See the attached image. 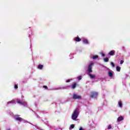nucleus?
Listing matches in <instances>:
<instances>
[{
  "mask_svg": "<svg viewBox=\"0 0 130 130\" xmlns=\"http://www.w3.org/2000/svg\"><path fill=\"white\" fill-rule=\"evenodd\" d=\"M79 115V111L78 109L75 110L72 115V119L73 120H76L77 118H78V116Z\"/></svg>",
  "mask_w": 130,
  "mask_h": 130,
  "instance_id": "1",
  "label": "nucleus"
},
{
  "mask_svg": "<svg viewBox=\"0 0 130 130\" xmlns=\"http://www.w3.org/2000/svg\"><path fill=\"white\" fill-rule=\"evenodd\" d=\"M98 96V92L95 91H92L90 92V98H97Z\"/></svg>",
  "mask_w": 130,
  "mask_h": 130,
  "instance_id": "2",
  "label": "nucleus"
},
{
  "mask_svg": "<svg viewBox=\"0 0 130 130\" xmlns=\"http://www.w3.org/2000/svg\"><path fill=\"white\" fill-rule=\"evenodd\" d=\"M93 64H94V63H91L88 65V67L87 69V72L89 74L90 73H92V72H93V71L92 70V67H93Z\"/></svg>",
  "mask_w": 130,
  "mask_h": 130,
  "instance_id": "3",
  "label": "nucleus"
},
{
  "mask_svg": "<svg viewBox=\"0 0 130 130\" xmlns=\"http://www.w3.org/2000/svg\"><path fill=\"white\" fill-rule=\"evenodd\" d=\"M15 120H17V121H22V120H23V118L19 117V115H15Z\"/></svg>",
  "mask_w": 130,
  "mask_h": 130,
  "instance_id": "4",
  "label": "nucleus"
},
{
  "mask_svg": "<svg viewBox=\"0 0 130 130\" xmlns=\"http://www.w3.org/2000/svg\"><path fill=\"white\" fill-rule=\"evenodd\" d=\"M73 98V99H75V100H76V99H81V97L80 95H77L76 94H74Z\"/></svg>",
  "mask_w": 130,
  "mask_h": 130,
  "instance_id": "5",
  "label": "nucleus"
},
{
  "mask_svg": "<svg viewBox=\"0 0 130 130\" xmlns=\"http://www.w3.org/2000/svg\"><path fill=\"white\" fill-rule=\"evenodd\" d=\"M108 54L110 56H113L115 54V51H114V50H112L109 52Z\"/></svg>",
  "mask_w": 130,
  "mask_h": 130,
  "instance_id": "6",
  "label": "nucleus"
},
{
  "mask_svg": "<svg viewBox=\"0 0 130 130\" xmlns=\"http://www.w3.org/2000/svg\"><path fill=\"white\" fill-rule=\"evenodd\" d=\"M75 41H76V42H80V41H81V39L79 37V36H77L75 38Z\"/></svg>",
  "mask_w": 130,
  "mask_h": 130,
  "instance_id": "7",
  "label": "nucleus"
},
{
  "mask_svg": "<svg viewBox=\"0 0 130 130\" xmlns=\"http://www.w3.org/2000/svg\"><path fill=\"white\" fill-rule=\"evenodd\" d=\"M121 120H123V117L120 116L117 118V121H118V122L121 121Z\"/></svg>",
  "mask_w": 130,
  "mask_h": 130,
  "instance_id": "8",
  "label": "nucleus"
},
{
  "mask_svg": "<svg viewBox=\"0 0 130 130\" xmlns=\"http://www.w3.org/2000/svg\"><path fill=\"white\" fill-rule=\"evenodd\" d=\"M108 75H109V77H110L111 78V77H113V73H112L110 71H109Z\"/></svg>",
  "mask_w": 130,
  "mask_h": 130,
  "instance_id": "9",
  "label": "nucleus"
},
{
  "mask_svg": "<svg viewBox=\"0 0 130 130\" xmlns=\"http://www.w3.org/2000/svg\"><path fill=\"white\" fill-rule=\"evenodd\" d=\"M38 69L39 70H42L43 69V65L40 64L38 67Z\"/></svg>",
  "mask_w": 130,
  "mask_h": 130,
  "instance_id": "10",
  "label": "nucleus"
},
{
  "mask_svg": "<svg viewBox=\"0 0 130 130\" xmlns=\"http://www.w3.org/2000/svg\"><path fill=\"white\" fill-rule=\"evenodd\" d=\"M76 87H77V83H74L72 86V89H75L76 88Z\"/></svg>",
  "mask_w": 130,
  "mask_h": 130,
  "instance_id": "11",
  "label": "nucleus"
},
{
  "mask_svg": "<svg viewBox=\"0 0 130 130\" xmlns=\"http://www.w3.org/2000/svg\"><path fill=\"white\" fill-rule=\"evenodd\" d=\"M98 55H93L91 57V58H92V59H96V58H98Z\"/></svg>",
  "mask_w": 130,
  "mask_h": 130,
  "instance_id": "12",
  "label": "nucleus"
},
{
  "mask_svg": "<svg viewBox=\"0 0 130 130\" xmlns=\"http://www.w3.org/2000/svg\"><path fill=\"white\" fill-rule=\"evenodd\" d=\"M17 103H18V104H20L21 105H24V103L22 102L21 101H17Z\"/></svg>",
  "mask_w": 130,
  "mask_h": 130,
  "instance_id": "13",
  "label": "nucleus"
},
{
  "mask_svg": "<svg viewBox=\"0 0 130 130\" xmlns=\"http://www.w3.org/2000/svg\"><path fill=\"white\" fill-rule=\"evenodd\" d=\"M88 76H89V77H90V78H91V79H94V78H95V75H92L91 74H89L88 75Z\"/></svg>",
  "mask_w": 130,
  "mask_h": 130,
  "instance_id": "14",
  "label": "nucleus"
},
{
  "mask_svg": "<svg viewBox=\"0 0 130 130\" xmlns=\"http://www.w3.org/2000/svg\"><path fill=\"white\" fill-rule=\"evenodd\" d=\"M118 105L119 106V107H120L121 108V107H122V103L121 102V101H119L118 102Z\"/></svg>",
  "mask_w": 130,
  "mask_h": 130,
  "instance_id": "15",
  "label": "nucleus"
},
{
  "mask_svg": "<svg viewBox=\"0 0 130 130\" xmlns=\"http://www.w3.org/2000/svg\"><path fill=\"white\" fill-rule=\"evenodd\" d=\"M83 42L84 44H88V43H89L88 40H84L83 41Z\"/></svg>",
  "mask_w": 130,
  "mask_h": 130,
  "instance_id": "16",
  "label": "nucleus"
},
{
  "mask_svg": "<svg viewBox=\"0 0 130 130\" xmlns=\"http://www.w3.org/2000/svg\"><path fill=\"white\" fill-rule=\"evenodd\" d=\"M109 60V58H108V57H106V58H104V61L105 62H108Z\"/></svg>",
  "mask_w": 130,
  "mask_h": 130,
  "instance_id": "17",
  "label": "nucleus"
},
{
  "mask_svg": "<svg viewBox=\"0 0 130 130\" xmlns=\"http://www.w3.org/2000/svg\"><path fill=\"white\" fill-rule=\"evenodd\" d=\"M120 67H116V71H117V72H120Z\"/></svg>",
  "mask_w": 130,
  "mask_h": 130,
  "instance_id": "18",
  "label": "nucleus"
},
{
  "mask_svg": "<svg viewBox=\"0 0 130 130\" xmlns=\"http://www.w3.org/2000/svg\"><path fill=\"white\" fill-rule=\"evenodd\" d=\"M111 64L113 68H114V67H115V64H114V63H113V62H111Z\"/></svg>",
  "mask_w": 130,
  "mask_h": 130,
  "instance_id": "19",
  "label": "nucleus"
},
{
  "mask_svg": "<svg viewBox=\"0 0 130 130\" xmlns=\"http://www.w3.org/2000/svg\"><path fill=\"white\" fill-rule=\"evenodd\" d=\"M43 88H44V89H46V90H47V89H48V87H47V86H45V85H44L43 86Z\"/></svg>",
  "mask_w": 130,
  "mask_h": 130,
  "instance_id": "20",
  "label": "nucleus"
},
{
  "mask_svg": "<svg viewBox=\"0 0 130 130\" xmlns=\"http://www.w3.org/2000/svg\"><path fill=\"white\" fill-rule=\"evenodd\" d=\"M14 88H15V89H18V85L15 84Z\"/></svg>",
  "mask_w": 130,
  "mask_h": 130,
  "instance_id": "21",
  "label": "nucleus"
},
{
  "mask_svg": "<svg viewBox=\"0 0 130 130\" xmlns=\"http://www.w3.org/2000/svg\"><path fill=\"white\" fill-rule=\"evenodd\" d=\"M71 128H74V127H75V125L74 124H71Z\"/></svg>",
  "mask_w": 130,
  "mask_h": 130,
  "instance_id": "22",
  "label": "nucleus"
},
{
  "mask_svg": "<svg viewBox=\"0 0 130 130\" xmlns=\"http://www.w3.org/2000/svg\"><path fill=\"white\" fill-rule=\"evenodd\" d=\"M110 128H111V125H109L108 127V129H110Z\"/></svg>",
  "mask_w": 130,
  "mask_h": 130,
  "instance_id": "23",
  "label": "nucleus"
},
{
  "mask_svg": "<svg viewBox=\"0 0 130 130\" xmlns=\"http://www.w3.org/2000/svg\"><path fill=\"white\" fill-rule=\"evenodd\" d=\"M78 78L79 80H82V76H80Z\"/></svg>",
  "mask_w": 130,
  "mask_h": 130,
  "instance_id": "24",
  "label": "nucleus"
},
{
  "mask_svg": "<svg viewBox=\"0 0 130 130\" xmlns=\"http://www.w3.org/2000/svg\"><path fill=\"white\" fill-rule=\"evenodd\" d=\"M123 62H124L123 60H121L120 61V64H122V63H123Z\"/></svg>",
  "mask_w": 130,
  "mask_h": 130,
  "instance_id": "25",
  "label": "nucleus"
},
{
  "mask_svg": "<svg viewBox=\"0 0 130 130\" xmlns=\"http://www.w3.org/2000/svg\"><path fill=\"white\" fill-rule=\"evenodd\" d=\"M70 82H71V81L70 80H67L66 81V83H70Z\"/></svg>",
  "mask_w": 130,
  "mask_h": 130,
  "instance_id": "26",
  "label": "nucleus"
},
{
  "mask_svg": "<svg viewBox=\"0 0 130 130\" xmlns=\"http://www.w3.org/2000/svg\"><path fill=\"white\" fill-rule=\"evenodd\" d=\"M79 130H84V129L83 128V127H80Z\"/></svg>",
  "mask_w": 130,
  "mask_h": 130,
  "instance_id": "27",
  "label": "nucleus"
},
{
  "mask_svg": "<svg viewBox=\"0 0 130 130\" xmlns=\"http://www.w3.org/2000/svg\"><path fill=\"white\" fill-rule=\"evenodd\" d=\"M105 55L104 54H102V56H104Z\"/></svg>",
  "mask_w": 130,
  "mask_h": 130,
  "instance_id": "28",
  "label": "nucleus"
},
{
  "mask_svg": "<svg viewBox=\"0 0 130 130\" xmlns=\"http://www.w3.org/2000/svg\"><path fill=\"white\" fill-rule=\"evenodd\" d=\"M8 130H10V129H8Z\"/></svg>",
  "mask_w": 130,
  "mask_h": 130,
  "instance_id": "29",
  "label": "nucleus"
}]
</instances>
